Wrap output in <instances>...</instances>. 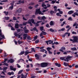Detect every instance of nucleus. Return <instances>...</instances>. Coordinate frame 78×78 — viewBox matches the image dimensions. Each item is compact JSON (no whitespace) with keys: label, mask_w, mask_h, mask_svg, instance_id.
<instances>
[{"label":"nucleus","mask_w":78,"mask_h":78,"mask_svg":"<svg viewBox=\"0 0 78 78\" xmlns=\"http://www.w3.org/2000/svg\"><path fill=\"white\" fill-rule=\"evenodd\" d=\"M28 23L26 22H23V25H26Z\"/></svg>","instance_id":"48"},{"label":"nucleus","mask_w":78,"mask_h":78,"mask_svg":"<svg viewBox=\"0 0 78 78\" xmlns=\"http://www.w3.org/2000/svg\"><path fill=\"white\" fill-rule=\"evenodd\" d=\"M45 51V49H44L41 50L40 51H41V52H44Z\"/></svg>","instance_id":"52"},{"label":"nucleus","mask_w":78,"mask_h":78,"mask_svg":"<svg viewBox=\"0 0 78 78\" xmlns=\"http://www.w3.org/2000/svg\"><path fill=\"white\" fill-rule=\"evenodd\" d=\"M3 65H5L6 66H8V64L6 63H5L3 64Z\"/></svg>","instance_id":"55"},{"label":"nucleus","mask_w":78,"mask_h":78,"mask_svg":"<svg viewBox=\"0 0 78 78\" xmlns=\"http://www.w3.org/2000/svg\"><path fill=\"white\" fill-rule=\"evenodd\" d=\"M65 22L64 21L63 22V24L61 25V27H63V26L64 25V24H65Z\"/></svg>","instance_id":"49"},{"label":"nucleus","mask_w":78,"mask_h":78,"mask_svg":"<svg viewBox=\"0 0 78 78\" xmlns=\"http://www.w3.org/2000/svg\"><path fill=\"white\" fill-rule=\"evenodd\" d=\"M68 20H70V21H72V18L71 17H69Z\"/></svg>","instance_id":"42"},{"label":"nucleus","mask_w":78,"mask_h":78,"mask_svg":"<svg viewBox=\"0 0 78 78\" xmlns=\"http://www.w3.org/2000/svg\"><path fill=\"white\" fill-rule=\"evenodd\" d=\"M72 58H73V57L68 56H67L61 57L60 58V59L62 60V61H66V62H69V61L70 60V59H71Z\"/></svg>","instance_id":"1"},{"label":"nucleus","mask_w":78,"mask_h":78,"mask_svg":"<svg viewBox=\"0 0 78 78\" xmlns=\"http://www.w3.org/2000/svg\"><path fill=\"white\" fill-rule=\"evenodd\" d=\"M73 39H70V41L73 42V43H78V37L76 36H74L73 37Z\"/></svg>","instance_id":"2"},{"label":"nucleus","mask_w":78,"mask_h":78,"mask_svg":"<svg viewBox=\"0 0 78 78\" xmlns=\"http://www.w3.org/2000/svg\"><path fill=\"white\" fill-rule=\"evenodd\" d=\"M65 34L66 35V34H68V36H70V33H69L68 32H66Z\"/></svg>","instance_id":"45"},{"label":"nucleus","mask_w":78,"mask_h":78,"mask_svg":"<svg viewBox=\"0 0 78 78\" xmlns=\"http://www.w3.org/2000/svg\"><path fill=\"white\" fill-rule=\"evenodd\" d=\"M71 50H73V51H74V50H77V49H76V48H72Z\"/></svg>","instance_id":"29"},{"label":"nucleus","mask_w":78,"mask_h":78,"mask_svg":"<svg viewBox=\"0 0 78 78\" xmlns=\"http://www.w3.org/2000/svg\"><path fill=\"white\" fill-rule=\"evenodd\" d=\"M76 25V23L75 22V23L73 24V27H75Z\"/></svg>","instance_id":"62"},{"label":"nucleus","mask_w":78,"mask_h":78,"mask_svg":"<svg viewBox=\"0 0 78 78\" xmlns=\"http://www.w3.org/2000/svg\"><path fill=\"white\" fill-rule=\"evenodd\" d=\"M41 33H42L43 35H46V34H47V33H46L45 32L42 31Z\"/></svg>","instance_id":"31"},{"label":"nucleus","mask_w":78,"mask_h":78,"mask_svg":"<svg viewBox=\"0 0 78 78\" xmlns=\"http://www.w3.org/2000/svg\"><path fill=\"white\" fill-rule=\"evenodd\" d=\"M41 67H45L48 66V64L45 62H43L41 63Z\"/></svg>","instance_id":"4"},{"label":"nucleus","mask_w":78,"mask_h":78,"mask_svg":"<svg viewBox=\"0 0 78 78\" xmlns=\"http://www.w3.org/2000/svg\"><path fill=\"white\" fill-rule=\"evenodd\" d=\"M57 11H58L59 12V13H60V14H62V13H63V12H62V11H61V10H60V9H57Z\"/></svg>","instance_id":"19"},{"label":"nucleus","mask_w":78,"mask_h":78,"mask_svg":"<svg viewBox=\"0 0 78 78\" xmlns=\"http://www.w3.org/2000/svg\"><path fill=\"white\" fill-rule=\"evenodd\" d=\"M7 69H8V67H5L3 68V70L5 72H6V70Z\"/></svg>","instance_id":"18"},{"label":"nucleus","mask_w":78,"mask_h":78,"mask_svg":"<svg viewBox=\"0 0 78 78\" xmlns=\"http://www.w3.org/2000/svg\"><path fill=\"white\" fill-rule=\"evenodd\" d=\"M46 27L47 28H48L49 27V24H47L46 25Z\"/></svg>","instance_id":"63"},{"label":"nucleus","mask_w":78,"mask_h":78,"mask_svg":"<svg viewBox=\"0 0 78 78\" xmlns=\"http://www.w3.org/2000/svg\"><path fill=\"white\" fill-rule=\"evenodd\" d=\"M34 4V2H31L30 4L29 5H33Z\"/></svg>","instance_id":"59"},{"label":"nucleus","mask_w":78,"mask_h":78,"mask_svg":"<svg viewBox=\"0 0 78 78\" xmlns=\"http://www.w3.org/2000/svg\"><path fill=\"white\" fill-rule=\"evenodd\" d=\"M21 78H26V77H25V76L24 75H23V74L22 73L21 74Z\"/></svg>","instance_id":"25"},{"label":"nucleus","mask_w":78,"mask_h":78,"mask_svg":"<svg viewBox=\"0 0 78 78\" xmlns=\"http://www.w3.org/2000/svg\"><path fill=\"white\" fill-rule=\"evenodd\" d=\"M11 27V30H13L14 31L15 30V29L14 28V27Z\"/></svg>","instance_id":"60"},{"label":"nucleus","mask_w":78,"mask_h":78,"mask_svg":"<svg viewBox=\"0 0 78 78\" xmlns=\"http://www.w3.org/2000/svg\"><path fill=\"white\" fill-rule=\"evenodd\" d=\"M34 30V31H36L37 32H38V30L36 28V27H34L33 28V29L30 30V31H33Z\"/></svg>","instance_id":"10"},{"label":"nucleus","mask_w":78,"mask_h":78,"mask_svg":"<svg viewBox=\"0 0 78 78\" xmlns=\"http://www.w3.org/2000/svg\"><path fill=\"white\" fill-rule=\"evenodd\" d=\"M72 34H76V32H75V31H73L72 32Z\"/></svg>","instance_id":"57"},{"label":"nucleus","mask_w":78,"mask_h":78,"mask_svg":"<svg viewBox=\"0 0 78 78\" xmlns=\"http://www.w3.org/2000/svg\"><path fill=\"white\" fill-rule=\"evenodd\" d=\"M19 3H24V1H21V0H20L19 1Z\"/></svg>","instance_id":"43"},{"label":"nucleus","mask_w":78,"mask_h":78,"mask_svg":"<svg viewBox=\"0 0 78 78\" xmlns=\"http://www.w3.org/2000/svg\"><path fill=\"white\" fill-rule=\"evenodd\" d=\"M50 25L51 26H53V25H55L54 22L53 21H51L50 22Z\"/></svg>","instance_id":"13"},{"label":"nucleus","mask_w":78,"mask_h":78,"mask_svg":"<svg viewBox=\"0 0 78 78\" xmlns=\"http://www.w3.org/2000/svg\"><path fill=\"white\" fill-rule=\"evenodd\" d=\"M18 42L19 43V44H21L22 43V42L20 41V40H18Z\"/></svg>","instance_id":"46"},{"label":"nucleus","mask_w":78,"mask_h":78,"mask_svg":"<svg viewBox=\"0 0 78 78\" xmlns=\"http://www.w3.org/2000/svg\"><path fill=\"white\" fill-rule=\"evenodd\" d=\"M27 39L28 40H31V37H30V36H28L27 37Z\"/></svg>","instance_id":"51"},{"label":"nucleus","mask_w":78,"mask_h":78,"mask_svg":"<svg viewBox=\"0 0 78 78\" xmlns=\"http://www.w3.org/2000/svg\"><path fill=\"white\" fill-rule=\"evenodd\" d=\"M47 7L48 8H50V6H51V5H50L49 4H47Z\"/></svg>","instance_id":"54"},{"label":"nucleus","mask_w":78,"mask_h":78,"mask_svg":"<svg viewBox=\"0 0 78 78\" xmlns=\"http://www.w3.org/2000/svg\"><path fill=\"white\" fill-rule=\"evenodd\" d=\"M50 13L51 15H53V14H54V11L52 10H51L50 12Z\"/></svg>","instance_id":"33"},{"label":"nucleus","mask_w":78,"mask_h":78,"mask_svg":"<svg viewBox=\"0 0 78 78\" xmlns=\"http://www.w3.org/2000/svg\"><path fill=\"white\" fill-rule=\"evenodd\" d=\"M55 3H56V1L54 0H52L51 2V4H55Z\"/></svg>","instance_id":"30"},{"label":"nucleus","mask_w":78,"mask_h":78,"mask_svg":"<svg viewBox=\"0 0 78 78\" xmlns=\"http://www.w3.org/2000/svg\"><path fill=\"white\" fill-rule=\"evenodd\" d=\"M4 12L5 14V15H8V12L4 11Z\"/></svg>","instance_id":"47"},{"label":"nucleus","mask_w":78,"mask_h":78,"mask_svg":"<svg viewBox=\"0 0 78 78\" xmlns=\"http://www.w3.org/2000/svg\"><path fill=\"white\" fill-rule=\"evenodd\" d=\"M36 44H37L39 42V40H37L35 41Z\"/></svg>","instance_id":"61"},{"label":"nucleus","mask_w":78,"mask_h":78,"mask_svg":"<svg viewBox=\"0 0 78 78\" xmlns=\"http://www.w3.org/2000/svg\"><path fill=\"white\" fill-rule=\"evenodd\" d=\"M46 18L45 16H43L41 17V20H44V19H46Z\"/></svg>","instance_id":"35"},{"label":"nucleus","mask_w":78,"mask_h":78,"mask_svg":"<svg viewBox=\"0 0 78 78\" xmlns=\"http://www.w3.org/2000/svg\"><path fill=\"white\" fill-rule=\"evenodd\" d=\"M14 34L16 37H18V36H19V35H18V34L17 33H15Z\"/></svg>","instance_id":"36"},{"label":"nucleus","mask_w":78,"mask_h":78,"mask_svg":"<svg viewBox=\"0 0 78 78\" xmlns=\"http://www.w3.org/2000/svg\"><path fill=\"white\" fill-rule=\"evenodd\" d=\"M10 69L11 70H14V71H16V68H14V67L12 66H10Z\"/></svg>","instance_id":"11"},{"label":"nucleus","mask_w":78,"mask_h":78,"mask_svg":"<svg viewBox=\"0 0 78 78\" xmlns=\"http://www.w3.org/2000/svg\"><path fill=\"white\" fill-rule=\"evenodd\" d=\"M55 65L56 66H57V67H60L61 66V64L60 63H55Z\"/></svg>","instance_id":"14"},{"label":"nucleus","mask_w":78,"mask_h":78,"mask_svg":"<svg viewBox=\"0 0 78 78\" xmlns=\"http://www.w3.org/2000/svg\"><path fill=\"white\" fill-rule=\"evenodd\" d=\"M0 36L2 37V38H0V41L3 38H5V36L4 35H2V30L0 29Z\"/></svg>","instance_id":"6"},{"label":"nucleus","mask_w":78,"mask_h":78,"mask_svg":"<svg viewBox=\"0 0 78 78\" xmlns=\"http://www.w3.org/2000/svg\"><path fill=\"white\" fill-rule=\"evenodd\" d=\"M47 49L48 50V51H50V50H51V48H50V47H48L47 48Z\"/></svg>","instance_id":"44"},{"label":"nucleus","mask_w":78,"mask_h":78,"mask_svg":"<svg viewBox=\"0 0 78 78\" xmlns=\"http://www.w3.org/2000/svg\"><path fill=\"white\" fill-rule=\"evenodd\" d=\"M40 29L41 31L43 30H44V27H40Z\"/></svg>","instance_id":"40"},{"label":"nucleus","mask_w":78,"mask_h":78,"mask_svg":"<svg viewBox=\"0 0 78 78\" xmlns=\"http://www.w3.org/2000/svg\"><path fill=\"white\" fill-rule=\"evenodd\" d=\"M49 31H51V32H54V31H55V30H53V29L51 28L50 29Z\"/></svg>","instance_id":"39"},{"label":"nucleus","mask_w":78,"mask_h":78,"mask_svg":"<svg viewBox=\"0 0 78 78\" xmlns=\"http://www.w3.org/2000/svg\"><path fill=\"white\" fill-rule=\"evenodd\" d=\"M23 70L22 69L18 73V74H20L23 72Z\"/></svg>","instance_id":"37"},{"label":"nucleus","mask_w":78,"mask_h":78,"mask_svg":"<svg viewBox=\"0 0 78 78\" xmlns=\"http://www.w3.org/2000/svg\"><path fill=\"white\" fill-rule=\"evenodd\" d=\"M14 8V7L13 6V5H12L11 6H10L9 8V9H10L11 10H12L13 9V8Z\"/></svg>","instance_id":"26"},{"label":"nucleus","mask_w":78,"mask_h":78,"mask_svg":"<svg viewBox=\"0 0 78 78\" xmlns=\"http://www.w3.org/2000/svg\"><path fill=\"white\" fill-rule=\"evenodd\" d=\"M20 61H24V60H23V59H22V58H21L20 59L19 61L18 62H20Z\"/></svg>","instance_id":"50"},{"label":"nucleus","mask_w":78,"mask_h":78,"mask_svg":"<svg viewBox=\"0 0 78 78\" xmlns=\"http://www.w3.org/2000/svg\"><path fill=\"white\" fill-rule=\"evenodd\" d=\"M74 12V11L71 10L69 11L68 12V14H73Z\"/></svg>","instance_id":"15"},{"label":"nucleus","mask_w":78,"mask_h":78,"mask_svg":"<svg viewBox=\"0 0 78 78\" xmlns=\"http://www.w3.org/2000/svg\"><path fill=\"white\" fill-rule=\"evenodd\" d=\"M17 12L19 13H20V12H22V9L20 8L18 10H17Z\"/></svg>","instance_id":"27"},{"label":"nucleus","mask_w":78,"mask_h":78,"mask_svg":"<svg viewBox=\"0 0 78 78\" xmlns=\"http://www.w3.org/2000/svg\"><path fill=\"white\" fill-rule=\"evenodd\" d=\"M17 67H18V68H20L21 67V66L19 65V64H17Z\"/></svg>","instance_id":"58"},{"label":"nucleus","mask_w":78,"mask_h":78,"mask_svg":"<svg viewBox=\"0 0 78 78\" xmlns=\"http://www.w3.org/2000/svg\"><path fill=\"white\" fill-rule=\"evenodd\" d=\"M74 14L72 15V16H73L74 17H76V16H78V13H77V12H76L74 13ZM76 15V16L75 15Z\"/></svg>","instance_id":"8"},{"label":"nucleus","mask_w":78,"mask_h":78,"mask_svg":"<svg viewBox=\"0 0 78 78\" xmlns=\"http://www.w3.org/2000/svg\"><path fill=\"white\" fill-rule=\"evenodd\" d=\"M8 2V1L7 0H3L1 1V2Z\"/></svg>","instance_id":"41"},{"label":"nucleus","mask_w":78,"mask_h":78,"mask_svg":"<svg viewBox=\"0 0 78 78\" xmlns=\"http://www.w3.org/2000/svg\"><path fill=\"white\" fill-rule=\"evenodd\" d=\"M63 64L65 66H69V63H67L65 62H64Z\"/></svg>","instance_id":"24"},{"label":"nucleus","mask_w":78,"mask_h":78,"mask_svg":"<svg viewBox=\"0 0 78 78\" xmlns=\"http://www.w3.org/2000/svg\"><path fill=\"white\" fill-rule=\"evenodd\" d=\"M51 42V40L46 41V43L48 45V42Z\"/></svg>","instance_id":"34"},{"label":"nucleus","mask_w":78,"mask_h":78,"mask_svg":"<svg viewBox=\"0 0 78 78\" xmlns=\"http://www.w3.org/2000/svg\"><path fill=\"white\" fill-rule=\"evenodd\" d=\"M22 35H23V34H19V33L18 34V38H20V39L22 40V37H20V36H22Z\"/></svg>","instance_id":"16"},{"label":"nucleus","mask_w":78,"mask_h":78,"mask_svg":"<svg viewBox=\"0 0 78 78\" xmlns=\"http://www.w3.org/2000/svg\"><path fill=\"white\" fill-rule=\"evenodd\" d=\"M24 32H25V33H28V32H29V30H24Z\"/></svg>","instance_id":"38"},{"label":"nucleus","mask_w":78,"mask_h":78,"mask_svg":"<svg viewBox=\"0 0 78 78\" xmlns=\"http://www.w3.org/2000/svg\"><path fill=\"white\" fill-rule=\"evenodd\" d=\"M37 37H38L37 35H36L34 37V41H36V39H37Z\"/></svg>","instance_id":"32"},{"label":"nucleus","mask_w":78,"mask_h":78,"mask_svg":"<svg viewBox=\"0 0 78 78\" xmlns=\"http://www.w3.org/2000/svg\"><path fill=\"white\" fill-rule=\"evenodd\" d=\"M23 39H26V38H27V34H23Z\"/></svg>","instance_id":"17"},{"label":"nucleus","mask_w":78,"mask_h":78,"mask_svg":"<svg viewBox=\"0 0 78 78\" xmlns=\"http://www.w3.org/2000/svg\"><path fill=\"white\" fill-rule=\"evenodd\" d=\"M31 22L34 24H36V22H34V20L33 19H30L28 21V23H31Z\"/></svg>","instance_id":"5"},{"label":"nucleus","mask_w":78,"mask_h":78,"mask_svg":"<svg viewBox=\"0 0 78 78\" xmlns=\"http://www.w3.org/2000/svg\"><path fill=\"white\" fill-rule=\"evenodd\" d=\"M15 28H19V24L17 23L15 24Z\"/></svg>","instance_id":"23"},{"label":"nucleus","mask_w":78,"mask_h":78,"mask_svg":"<svg viewBox=\"0 0 78 78\" xmlns=\"http://www.w3.org/2000/svg\"><path fill=\"white\" fill-rule=\"evenodd\" d=\"M63 50H66V48H65V47H62L61 49L59 50V51H62V52H64V51Z\"/></svg>","instance_id":"9"},{"label":"nucleus","mask_w":78,"mask_h":78,"mask_svg":"<svg viewBox=\"0 0 78 78\" xmlns=\"http://www.w3.org/2000/svg\"><path fill=\"white\" fill-rule=\"evenodd\" d=\"M14 1H12V2L11 3V4L12 6H13V5L14 4Z\"/></svg>","instance_id":"56"},{"label":"nucleus","mask_w":78,"mask_h":78,"mask_svg":"<svg viewBox=\"0 0 78 78\" xmlns=\"http://www.w3.org/2000/svg\"><path fill=\"white\" fill-rule=\"evenodd\" d=\"M43 35H44L42 34V33L41 32V33H40V37H41V36H43Z\"/></svg>","instance_id":"64"},{"label":"nucleus","mask_w":78,"mask_h":78,"mask_svg":"<svg viewBox=\"0 0 78 78\" xmlns=\"http://www.w3.org/2000/svg\"><path fill=\"white\" fill-rule=\"evenodd\" d=\"M25 53V51H22L19 54V55H22Z\"/></svg>","instance_id":"20"},{"label":"nucleus","mask_w":78,"mask_h":78,"mask_svg":"<svg viewBox=\"0 0 78 78\" xmlns=\"http://www.w3.org/2000/svg\"><path fill=\"white\" fill-rule=\"evenodd\" d=\"M36 12L35 13V14L36 15H37L39 14H41V15H44V13L42 12L41 11H40V9H36Z\"/></svg>","instance_id":"3"},{"label":"nucleus","mask_w":78,"mask_h":78,"mask_svg":"<svg viewBox=\"0 0 78 78\" xmlns=\"http://www.w3.org/2000/svg\"><path fill=\"white\" fill-rule=\"evenodd\" d=\"M35 57L36 59H37V60H38V59H39V57H40L39 55H38L37 54H36L35 55Z\"/></svg>","instance_id":"7"},{"label":"nucleus","mask_w":78,"mask_h":78,"mask_svg":"<svg viewBox=\"0 0 78 78\" xmlns=\"http://www.w3.org/2000/svg\"><path fill=\"white\" fill-rule=\"evenodd\" d=\"M57 7L56 6H54V11L56 12H57Z\"/></svg>","instance_id":"21"},{"label":"nucleus","mask_w":78,"mask_h":78,"mask_svg":"<svg viewBox=\"0 0 78 78\" xmlns=\"http://www.w3.org/2000/svg\"><path fill=\"white\" fill-rule=\"evenodd\" d=\"M14 61L13 59H11L10 60H9V61L7 62H9L10 63H12V62H14Z\"/></svg>","instance_id":"12"},{"label":"nucleus","mask_w":78,"mask_h":78,"mask_svg":"<svg viewBox=\"0 0 78 78\" xmlns=\"http://www.w3.org/2000/svg\"><path fill=\"white\" fill-rule=\"evenodd\" d=\"M41 6L42 7H44V6H46L47 5L45 4V2H43L41 5Z\"/></svg>","instance_id":"28"},{"label":"nucleus","mask_w":78,"mask_h":78,"mask_svg":"<svg viewBox=\"0 0 78 78\" xmlns=\"http://www.w3.org/2000/svg\"><path fill=\"white\" fill-rule=\"evenodd\" d=\"M5 20H8V19H9V17H5Z\"/></svg>","instance_id":"53"},{"label":"nucleus","mask_w":78,"mask_h":78,"mask_svg":"<svg viewBox=\"0 0 78 78\" xmlns=\"http://www.w3.org/2000/svg\"><path fill=\"white\" fill-rule=\"evenodd\" d=\"M28 53H29L28 50H27L25 52V56H27V55L28 54Z\"/></svg>","instance_id":"22"}]
</instances>
